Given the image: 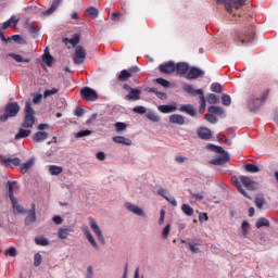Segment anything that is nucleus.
Segmentation results:
<instances>
[{
    "label": "nucleus",
    "instance_id": "e433bc0d",
    "mask_svg": "<svg viewBox=\"0 0 278 278\" xmlns=\"http://www.w3.org/2000/svg\"><path fill=\"white\" fill-rule=\"evenodd\" d=\"M255 205L258 210H262L264 205H266V199H264V195H257L255 198Z\"/></svg>",
    "mask_w": 278,
    "mask_h": 278
},
{
    "label": "nucleus",
    "instance_id": "4d7b16f0",
    "mask_svg": "<svg viewBox=\"0 0 278 278\" xmlns=\"http://www.w3.org/2000/svg\"><path fill=\"white\" fill-rule=\"evenodd\" d=\"M205 121L214 125L215 123H217L218 118H216V116L213 113H207L205 115Z\"/></svg>",
    "mask_w": 278,
    "mask_h": 278
},
{
    "label": "nucleus",
    "instance_id": "3c124183",
    "mask_svg": "<svg viewBox=\"0 0 278 278\" xmlns=\"http://www.w3.org/2000/svg\"><path fill=\"white\" fill-rule=\"evenodd\" d=\"M42 60L47 66H53V58L49 53H45Z\"/></svg>",
    "mask_w": 278,
    "mask_h": 278
},
{
    "label": "nucleus",
    "instance_id": "20e7f679",
    "mask_svg": "<svg viewBox=\"0 0 278 278\" xmlns=\"http://www.w3.org/2000/svg\"><path fill=\"white\" fill-rule=\"evenodd\" d=\"M208 147L212 151H215L216 153L222 154V156H219L218 159H215L213 161V164H215V166H223V164H227V162H229V160H231L229 157V154L227 152H225V149H223V147L214 146V144H210Z\"/></svg>",
    "mask_w": 278,
    "mask_h": 278
},
{
    "label": "nucleus",
    "instance_id": "a878e982",
    "mask_svg": "<svg viewBox=\"0 0 278 278\" xmlns=\"http://www.w3.org/2000/svg\"><path fill=\"white\" fill-rule=\"evenodd\" d=\"M61 3H62V0H53L51 7L42 13L43 16H50V14H53V12H55V10L60 8Z\"/></svg>",
    "mask_w": 278,
    "mask_h": 278
},
{
    "label": "nucleus",
    "instance_id": "f03ea898",
    "mask_svg": "<svg viewBox=\"0 0 278 278\" xmlns=\"http://www.w3.org/2000/svg\"><path fill=\"white\" fill-rule=\"evenodd\" d=\"M20 112L21 105H18V102H9L4 108V114L0 116V123H5L8 118L18 116Z\"/></svg>",
    "mask_w": 278,
    "mask_h": 278
},
{
    "label": "nucleus",
    "instance_id": "2eb2a0df",
    "mask_svg": "<svg viewBox=\"0 0 278 278\" xmlns=\"http://www.w3.org/2000/svg\"><path fill=\"white\" fill-rule=\"evenodd\" d=\"M125 207L128 210V212H132V214H136V216H144V211L140 208V206L131 203H126Z\"/></svg>",
    "mask_w": 278,
    "mask_h": 278
},
{
    "label": "nucleus",
    "instance_id": "8fccbe9b",
    "mask_svg": "<svg viewBox=\"0 0 278 278\" xmlns=\"http://www.w3.org/2000/svg\"><path fill=\"white\" fill-rule=\"evenodd\" d=\"M59 92L60 89L58 88L48 89L43 92V98L47 99L48 97H51L52 94H58Z\"/></svg>",
    "mask_w": 278,
    "mask_h": 278
},
{
    "label": "nucleus",
    "instance_id": "09e8293b",
    "mask_svg": "<svg viewBox=\"0 0 278 278\" xmlns=\"http://www.w3.org/2000/svg\"><path fill=\"white\" fill-rule=\"evenodd\" d=\"M115 129H116L117 134H121V131H125V129H127V124H125L123 122H117V123H115Z\"/></svg>",
    "mask_w": 278,
    "mask_h": 278
},
{
    "label": "nucleus",
    "instance_id": "bb28decb",
    "mask_svg": "<svg viewBox=\"0 0 278 278\" xmlns=\"http://www.w3.org/2000/svg\"><path fill=\"white\" fill-rule=\"evenodd\" d=\"M232 184H235L240 194H243L245 199H251V197H249V193H247L244 188H242V184H240V180L238 179V177H232Z\"/></svg>",
    "mask_w": 278,
    "mask_h": 278
},
{
    "label": "nucleus",
    "instance_id": "680f3d73",
    "mask_svg": "<svg viewBox=\"0 0 278 278\" xmlns=\"http://www.w3.org/2000/svg\"><path fill=\"white\" fill-rule=\"evenodd\" d=\"M147 118L152 121V123H160V116H157L155 113H148Z\"/></svg>",
    "mask_w": 278,
    "mask_h": 278
},
{
    "label": "nucleus",
    "instance_id": "ea45409f",
    "mask_svg": "<svg viewBox=\"0 0 278 278\" xmlns=\"http://www.w3.org/2000/svg\"><path fill=\"white\" fill-rule=\"evenodd\" d=\"M63 170L64 169L58 165H51L49 167L50 175H61V173H63Z\"/></svg>",
    "mask_w": 278,
    "mask_h": 278
},
{
    "label": "nucleus",
    "instance_id": "79ce46f5",
    "mask_svg": "<svg viewBox=\"0 0 278 278\" xmlns=\"http://www.w3.org/2000/svg\"><path fill=\"white\" fill-rule=\"evenodd\" d=\"M9 55L10 58H13L15 62H26V64H29V62H31L30 59H24L21 54L10 53Z\"/></svg>",
    "mask_w": 278,
    "mask_h": 278
},
{
    "label": "nucleus",
    "instance_id": "0e129e2a",
    "mask_svg": "<svg viewBox=\"0 0 278 278\" xmlns=\"http://www.w3.org/2000/svg\"><path fill=\"white\" fill-rule=\"evenodd\" d=\"M157 194H160V197H163V199H166L170 195V193L168 192V190L161 188L157 190Z\"/></svg>",
    "mask_w": 278,
    "mask_h": 278
},
{
    "label": "nucleus",
    "instance_id": "13d9d810",
    "mask_svg": "<svg viewBox=\"0 0 278 278\" xmlns=\"http://www.w3.org/2000/svg\"><path fill=\"white\" fill-rule=\"evenodd\" d=\"M4 255H9V257H16V248H9L4 251Z\"/></svg>",
    "mask_w": 278,
    "mask_h": 278
},
{
    "label": "nucleus",
    "instance_id": "58836bf2",
    "mask_svg": "<svg viewBox=\"0 0 278 278\" xmlns=\"http://www.w3.org/2000/svg\"><path fill=\"white\" fill-rule=\"evenodd\" d=\"M244 169L247 170V173H260V167L251 163H247L244 165Z\"/></svg>",
    "mask_w": 278,
    "mask_h": 278
},
{
    "label": "nucleus",
    "instance_id": "9b49d317",
    "mask_svg": "<svg viewBox=\"0 0 278 278\" xmlns=\"http://www.w3.org/2000/svg\"><path fill=\"white\" fill-rule=\"evenodd\" d=\"M177 66L175 65V62L168 61L159 66V70L161 73L165 75H173L175 73Z\"/></svg>",
    "mask_w": 278,
    "mask_h": 278
},
{
    "label": "nucleus",
    "instance_id": "6e6552de",
    "mask_svg": "<svg viewBox=\"0 0 278 278\" xmlns=\"http://www.w3.org/2000/svg\"><path fill=\"white\" fill-rule=\"evenodd\" d=\"M86 55V49L83 46H77L73 55L74 64H83Z\"/></svg>",
    "mask_w": 278,
    "mask_h": 278
},
{
    "label": "nucleus",
    "instance_id": "774afa93",
    "mask_svg": "<svg viewBox=\"0 0 278 278\" xmlns=\"http://www.w3.org/2000/svg\"><path fill=\"white\" fill-rule=\"evenodd\" d=\"M165 201H168V203H170L173 207H177V200H175V198L169 195L168 198L165 199Z\"/></svg>",
    "mask_w": 278,
    "mask_h": 278
},
{
    "label": "nucleus",
    "instance_id": "bf43d9fd",
    "mask_svg": "<svg viewBox=\"0 0 278 278\" xmlns=\"http://www.w3.org/2000/svg\"><path fill=\"white\" fill-rule=\"evenodd\" d=\"M132 112H135L136 114H147V108L137 105L132 109Z\"/></svg>",
    "mask_w": 278,
    "mask_h": 278
},
{
    "label": "nucleus",
    "instance_id": "a18cd8bd",
    "mask_svg": "<svg viewBox=\"0 0 278 278\" xmlns=\"http://www.w3.org/2000/svg\"><path fill=\"white\" fill-rule=\"evenodd\" d=\"M212 92H216L217 94H220L223 92V85L218 83H213L211 85Z\"/></svg>",
    "mask_w": 278,
    "mask_h": 278
},
{
    "label": "nucleus",
    "instance_id": "2f4dec72",
    "mask_svg": "<svg viewBox=\"0 0 278 278\" xmlns=\"http://www.w3.org/2000/svg\"><path fill=\"white\" fill-rule=\"evenodd\" d=\"M31 136V131L29 129L21 128L18 132L15 135V140H21L23 138H29Z\"/></svg>",
    "mask_w": 278,
    "mask_h": 278
},
{
    "label": "nucleus",
    "instance_id": "052dcab7",
    "mask_svg": "<svg viewBox=\"0 0 278 278\" xmlns=\"http://www.w3.org/2000/svg\"><path fill=\"white\" fill-rule=\"evenodd\" d=\"M207 101L208 103H211V105H216V103H218V98H216V94L210 93L207 97Z\"/></svg>",
    "mask_w": 278,
    "mask_h": 278
},
{
    "label": "nucleus",
    "instance_id": "b1692460",
    "mask_svg": "<svg viewBox=\"0 0 278 278\" xmlns=\"http://www.w3.org/2000/svg\"><path fill=\"white\" fill-rule=\"evenodd\" d=\"M71 233H73V228L71 227L60 228L58 231V236L61 240H66Z\"/></svg>",
    "mask_w": 278,
    "mask_h": 278
},
{
    "label": "nucleus",
    "instance_id": "c756f323",
    "mask_svg": "<svg viewBox=\"0 0 278 278\" xmlns=\"http://www.w3.org/2000/svg\"><path fill=\"white\" fill-rule=\"evenodd\" d=\"M118 81L125 83L129 81L131 79V73H129L128 70H123L118 76H117Z\"/></svg>",
    "mask_w": 278,
    "mask_h": 278
},
{
    "label": "nucleus",
    "instance_id": "423d86ee",
    "mask_svg": "<svg viewBox=\"0 0 278 278\" xmlns=\"http://www.w3.org/2000/svg\"><path fill=\"white\" fill-rule=\"evenodd\" d=\"M80 97L81 99H85V101H97V99H99V93L90 87H84L80 90Z\"/></svg>",
    "mask_w": 278,
    "mask_h": 278
},
{
    "label": "nucleus",
    "instance_id": "dca6fc26",
    "mask_svg": "<svg viewBox=\"0 0 278 278\" xmlns=\"http://www.w3.org/2000/svg\"><path fill=\"white\" fill-rule=\"evenodd\" d=\"M188 71H190V65H188V63H184V62L177 63L176 65L177 75H180V77H184V75H186Z\"/></svg>",
    "mask_w": 278,
    "mask_h": 278
},
{
    "label": "nucleus",
    "instance_id": "5701e85b",
    "mask_svg": "<svg viewBox=\"0 0 278 278\" xmlns=\"http://www.w3.org/2000/svg\"><path fill=\"white\" fill-rule=\"evenodd\" d=\"M203 71H201L199 67H191L187 74V79H198V77H201Z\"/></svg>",
    "mask_w": 278,
    "mask_h": 278
},
{
    "label": "nucleus",
    "instance_id": "603ef678",
    "mask_svg": "<svg viewBox=\"0 0 278 278\" xmlns=\"http://www.w3.org/2000/svg\"><path fill=\"white\" fill-rule=\"evenodd\" d=\"M79 40H81V37L79 35H74L73 38L67 39L72 47H76V45H79Z\"/></svg>",
    "mask_w": 278,
    "mask_h": 278
},
{
    "label": "nucleus",
    "instance_id": "f3484780",
    "mask_svg": "<svg viewBox=\"0 0 278 278\" xmlns=\"http://www.w3.org/2000/svg\"><path fill=\"white\" fill-rule=\"evenodd\" d=\"M11 203L13 206V214H21V215L27 214V210H24L23 206L18 204V200H16V198L11 200Z\"/></svg>",
    "mask_w": 278,
    "mask_h": 278
},
{
    "label": "nucleus",
    "instance_id": "0eeeda50",
    "mask_svg": "<svg viewBox=\"0 0 278 278\" xmlns=\"http://www.w3.org/2000/svg\"><path fill=\"white\" fill-rule=\"evenodd\" d=\"M88 220H89L90 228L96 233L100 244H105V238L103 237V232L101 231V228L99 227V225H97V222L94 220V218L89 217Z\"/></svg>",
    "mask_w": 278,
    "mask_h": 278
},
{
    "label": "nucleus",
    "instance_id": "4be33fe9",
    "mask_svg": "<svg viewBox=\"0 0 278 278\" xmlns=\"http://www.w3.org/2000/svg\"><path fill=\"white\" fill-rule=\"evenodd\" d=\"M83 231H84L85 236H87V240H88V242H90L91 247H93V249L99 250V244L94 240V237H92V233L90 232L88 227L83 228Z\"/></svg>",
    "mask_w": 278,
    "mask_h": 278
},
{
    "label": "nucleus",
    "instance_id": "e2e57ef3",
    "mask_svg": "<svg viewBox=\"0 0 278 278\" xmlns=\"http://www.w3.org/2000/svg\"><path fill=\"white\" fill-rule=\"evenodd\" d=\"M92 130H80L76 134L75 138H85V136H90Z\"/></svg>",
    "mask_w": 278,
    "mask_h": 278
},
{
    "label": "nucleus",
    "instance_id": "473e14b6",
    "mask_svg": "<svg viewBox=\"0 0 278 278\" xmlns=\"http://www.w3.org/2000/svg\"><path fill=\"white\" fill-rule=\"evenodd\" d=\"M229 3L230 10H233L232 8H235V10H240V8H242L244 3H247V0H229Z\"/></svg>",
    "mask_w": 278,
    "mask_h": 278
},
{
    "label": "nucleus",
    "instance_id": "393cba45",
    "mask_svg": "<svg viewBox=\"0 0 278 278\" xmlns=\"http://www.w3.org/2000/svg\"><path fill=\"white\" fill-rule=\"evenodd\" d=\"M8 188H9V199L10 201H14V199H16L14 197V190H18V182L8 181Z\"/></svg>",
    "mask_w": 278,
    "mask_h": 278
},
{
    "label": "nucleus",
    "instance_id": "9d476101",
    "mask_svg": "<svg viewBox=\"0 0 278 278\" xmlns=\"http://www.w3.org/2000/svg\"><path fill=\"white\" fill-rule=\"evenodd\" d=\"M255 38V30H253V27L250 30H244V35H237L236 40L241 42V45H244L247 42H251Z\"/></svg>",
    "mask_w": 278,
    "mask_h": 278
},
{
    "label": "nucleus",
    "instance_id": "c03bdc74",
    "mask_svg": "<svg viewBox=\"0 0 278 278\" xmlns=\"http://www.w3.org/2000/svg\"><path fill=\"white\" fill-rule=\"evenodd\" d=\"M87 14L91 18H97V16H99V10L94 7H90L87 9Z\"/></svg>",
    "mask_w": 278,
    "mask_h": 278
},
{
    "label": "nucleus",
    "instance_id": "c9c22d12",
    "mask_svg": "<svg viewBox=\"0 0 278 278\" xmlns=\"http://www.w3.org/2000/svg\"><path fill=\"white\" fill-rule=\"evenodd\" d=\"M35 243L38 247H49V239H47L45 237H36L35 238Z\"/></svg>",
    "mask_w": 278,
    "mask_h": 278
},
{
    "label": "nucleus",
    "instance_id": "69168bd1",
    "mask_svg": "<svg viewBox=\"0 0 278 278\" xmlns=\"http://www.w3.org/2000/svg\"><path fill=\"white\" fill-rule=\"evenodd\" d=\"M169 233H170V224L165 226V228L163 229L162 236H163V238H168Z\"/></svg>",
    "mask_w": 278,
    "mask_h": 278
},
{
    "label": "nucleus",
    "instance_id": "4468645a",
    "mask_svg": "<svg viewBox=\"0 0 278 278\" xmlns=\"http://www.w3.org/2000/svg\"><path fill=\"white\" fill-rule=\"evenodd\" d=\"M142 91L140 89H130L129 93L125 96L126 101H139Z\"/></svg>",
    "mask_w": 278,
    "mask_h": 278
},
{
    "label": "nucleus",
    "instance_id": "de8ad7c7",
    "mask_svg": "<svg viewBox=\"0 0 278 278\" xmlns=\"http://www.w3.org/2000/svg\"><path fill=\"white\" fill-rule=\"evenodd\" d=\"M222 103L223 105L229 106L231 105V97L227 93L222 94Z\"/></svg>",
    "mask_w": 278,
    "mask_h": 278
},
{
    "label": "nucleus",
    "instance_id": "f257e3e1",
    "mask_svg": "<svg viewBox=\"0 0 278 278\" xmlns=\"http://www.w3.org/2000/svg\"><path fill=\"white\" fill-rule=\"evenodd\" d=\"M24 122L22 127L24 129H33L34 125H36V111L31 108V102L26 101L24 109Z\"/></svg>",
    "mask_w": 278,
    "mask_h": 278
},
{
    "label": "nucleus",
    "instance_id": "c85d7f7f",
    "mask_svg": "<svg viewBox=\"0 0 278 278\" xmlns=\"http://www.w3.org/2000/svg\"><path fill=\"white\" fill-rule=\"evenodd\" d=\"M182 244H187V247L189 248V251H191V253H199V240H193V242H186V240H181Z\"/></svg>",
    "mask_w": 278,
    "mask_h": 278
},
{
    "label": "nucleus",
    "instance_id": "864d4df0",
    "mask_svg": "<svg viewBox=\"0 0 278 278\" xmlns=\"http://www.w3.org/2000/svg\"><path fill=\"white\" fill-rule=\"evenodd\" d=\"M156 84H159L163 88H170V81H168L164 78H156Z\"/></svg>",
    "mask_w": 278,
    "mask_h": 278
},
{
    "label": "nucleus",
    "instance_id": "a19ab883",
    "mask_svg": "<svg viewBox=\"0 0 278 278\" xmlns=\"http://www.w3.org/2000/svg\"><path fill=\"white\" fill-rule=\"evenodd\" d=\"M181 210L186 216H193L194 208H192L189 204H182Z\"/></svg>",
    "mask_w": 278,
    "mask_h": 278
},
{
    "label": "nucleus",
    "instance_id": "6e6d98bb",
    "mask_svg": "<svg viewBox=\"0 0 278 278\" xmlns=\"http://www.w3.org/2000/svg\"><path fill=\"white\" fill-rule=\"evenodd\" d=\"M40 264H42V255H40V253H36L34 255V266L38 267Z\"/></svg>",
    "mask_w": 278,
    "mask_h": 278
},
{
    "label": "nucleus",
    "instance_id": "5fc2aeb1",
    "mask_svg": "<svg viewBox=\"0 0 278 278\" xmlns=\"http://www.w3.org/2000/svg\"><path fill=\"white\" fill-rule=\"evenodd\" d=\"M191 197L193 199H195V201H203V199H205V192H201V193H194L192 191H189Z\"/></svg>",
    "mask_w": 278,
    "mask_h": 278
},
{
    "label": "nucleus",
    "instance_id": "39448f33",
    "mask_svg": "<svg viewBox=\"0 0 278 278\" xmlns=\"http://www.w3.org/2000/svg\"><path fill=\"white\" fill-rule=\"evenodd\" d=\"M270 94V90H265L261 98L256 99H250L248 101V106L251 112H255V110H260L262 108V103L268 99V96Z\"/></svg>",
    "mask_w": 278,
    "mask_h": 278
},
{
    "label": "nucleus",
    "instance_id": "ddd939ff",
    "mask_svg": "<svg viewBox=\"0 0 278 278\" xmlns=\"http://www.w3.org/2000/svg\"><path fill=\"white\" fill-rule=\"evenodd\" d=\"M197 135L201 138V140H211L212 130L207 127H200L197 131Z\"/></svg>",
    "mask_w": 278,
    "mask_h": 278
},
{
    "label": "nucleus",
    "instance_id": "49530a36",
    "mask_svg": "<svg viewBox=\"0 0 278 278\" xmlns=\"http://www.w3.org/2000/svg\"><path fill=\"white\" fill-rule=\"evenodd\" d=\"M148 92H153L154 94H156L157 99H166V93L159 91L157 88H150Z\"/></svg>",
    "mask_w": 278,
    "mask_h": 278
},
{
    "label": "nucleus",
    "instance_id": "7c9ffc66",
    "mask_svg": "<svg viewBox=\"0 0 278 278\" xmlns=\"http://www.w3.org/2000/svg\"><path fill=\"white\" fill-rule=\"evenodd\" d=\"M159 111H161L162 114H170L172 112H177V106L163 104L159 106Z\"/></svg>",
    "mask_w": 278,
    "mask_h": 278
},
{
    "label": "nucleus",
    "instance_id": "cd10ccee",
    "mask_svg": "<svg viewBox=\"0 0 278 278\" xmlns=\"http://www.w3.org/2000/svg\"><path fill=\"white\" fill-rule=\"evenodd\" d=\"M47 138H49V132L47 131H37L33 136L34 142H43V140H47Z\"/></svg>",
    "mask_w": 278,
    "mask_h": 278
},
{
    "label": "nucleus",
    "instance_id": "72a5a7b5",
    "mask_svg": "<svg viewBox=\"0 0 278 278\" xmlns=\"http://www.w3.org/2000/svg\"><path fill=\"white\" fill-rule=\"evenodd\" d=\"M208 112L210 114H216L217 116H223V114H225V109H223L222 106H208Z\"/></svg>",
    "mask_w": 278,
    "mask_h": 278
},
{
    "label": "nucleus",
    "instance_id": "338daca9",
    "mask_svg": "<svg viewBox=\"0 0 278 278\" xmlns=\"http://www.w3.org/2000/svg\"><path fill=\"white\" fill-rule=\"evenodd\" d=\"M74 114L78 117L81 118V116H84V109L83 108H76Z\"/></svg>",
    "mask_w": 278,
    "mask_h": 278
},
{
    "label": "nucleus",
    "instance_id": "f704fd0d",
    "mask_svg": "<svg viewBox=\"0 0 278 278\" xmlns=\"http://www.w3.org/2000/svg\"><path fill=\"white\" fill-rule=\"evenodd\" d=\"M31 166H34V160H29L26 163L22 164L20 170L23 175H25V173H27V170H29Z\"/></svg>",
    "mask_w": 278,
    "mask_h": 278
},
{
    "label": "nucleus",
    "instance_id": "37998d69",
    "mask_svg": "<svg viewBox=\"0 0 278 278\" xmlns=\"http://www.w3.org/2000/svg\"><path fill=\"white\" fill-rule=\"evenodd\" d=\"M216 3H220L222 5H225V9L227 10V12L229 14H231L232 9H231V2H229L230 0H215Z\"/></svg>",
    "mask_w": 278,
    "mask_h": 278
},
{
    "label": "nucleus",
    "instance_id": "aec40b11",
    "mask_svg": "<svg viewBox=\"0 0 278 278\" xmlns=\"http://www.w3.org/2000/svg\"><path fill=\"white\" fill-rule=\"evenodd\" d=\"M113 142H115L116 144H124V147H131V139L123 136L113 137Z\"/></svg>",
    "mask_w": 278,
    "mask_h": 278
},
{
    "label": "nucleus",
    "instance_id": "412c9836",
    "mask_svg": "<svg viewBox=\"0 0 278 278\" xmlns=\"http://www.w3.org/2000/svg\"><path fill=\"white\" fill-rule=\"evenodd\" d=\"M27 217L25 218L26 225L36 223V204H31V210L27 212Z\"/></svg>",
    "mask_w": 278,
    "mask_h": 278
},
{
    "label": "nucleus",
    "instance_id": "7ed1b4c3",
    "mask_svg": "<svg viewBox=\"0 0 278 278\" xmlns=\"http://www.w3.org/2000/svg\"><path fill=\"white\" fill-rule=\"evenodd\" d=\"M184 91L187 92V94H192L193 97L200 96L201 106H200V114H203L205 112V93L203 92V89H194L192 85H185Z\"/></svg>",
    "mask_w": 278,
    "mask_h": 278
},
{
    "label": "nucleus",
    "instance_id": "a211bd4d",
    "mask_svg": "<svg viewBox=\"0 0 278 278\" xmlns=\"http://www.w3.org/2000/svg\"><path fill=\"white\" fill-rule=\"evenodd\" d=\"M179 112H185V114H188L189 116H197V110L192 104H184L179 108Z\"/></svg>",
    "mask_w": 278,
    "mask_h": 278
},
{
    "label": "nucleus",
    "instance_id": "1a4fd4ad",
    "mask_svg": "<svg viewBox=\"0 0 278 278\" xmlns=\"http://www.w3.org/2000/svg\"><path fill=\"white\" fill-rule=\"evenodd\" d=\"M240 181L247 188V190H257L260 188V182L252 180L248 176H239Z\"/></svg>",
    "mask_w": 278,
    "mask_h": 278
},
{
    "label": "nucleus",
    "instance_id": "6ab92c4d",
    "mask_svg": "<svg viewBox=\"0 0 278 278\" xmlns=\"http://www.w3.org/2000/svg\"><path fill=\"white\" fill-rule=\"evenodd\" d=\"M169 123L173 125H186V118L179 114H173L169 116Z\"/></svg>",
    "mask_w": 278,
    "mask_h": 278
},
{
    "label": "nucleus",
    "instance_id": "f8f14e48",
    "mask_svg": "<svg viewBox=\"0 0 278 278\" xmlns=\"http://www.w3.org/2000/svg\"><path fill=\"white\" fill-rule=\"evenodd\" d=\"M2 160V164H4L8 167L10 168H14V166H21V159L18 157H5V156H2L1 157Z\"/></svg>",
    "mask_w": 278,
    "mask_h": 278
},
{
    "label": "nucleus",
    "instance_id": "4c0bfd02",
    "mask_svg": "<svg viewBox=\"0 0 278 278\" xmlns=\"http://www.w3.org/2000/svg\"><path fill=\"white\" fill-rule=\"evenodd\" d=\"M262 227H270V222L264 217L256 222V228L262 229Z\"/></svg>",
    "mask_w": 278,
    "mask_h": 278
}]
</instances>
